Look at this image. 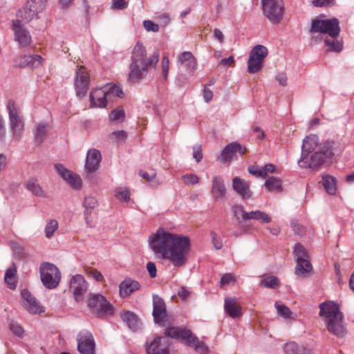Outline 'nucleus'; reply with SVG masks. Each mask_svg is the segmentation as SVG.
<instances>
[{
	"label": "nucleus",
	"mask_w": 354,
	"mask_h": 354,
	"mask_svg": "<svg viewBox=\"0 0 354 354\" xmlns=\"http://www.w3.org/2000/svg\"><path fill=\"white\" fill-rule=\"evenodd\" d=\"M149 246L156 254L169 260L174 266L181 267L186 263L190 241L186 236L160 229L150 237Z\"/></svg>",
	"instance_id": "nucleus-1"
},
{
	"label": "nucleus",
	"mask_w": 354,
	"mask_h": 354,
	"mask_svg": "<svg viewBox=\"0 0 354 354\" xmlns=\"http://www.w3.org/2000/svg\"><path fill=\"white\" fill-rule=\"evenodd\" d=\"M159 55L155 52L147 57V50L140 42H137L131 50V62L129 65L128 80L137 82L146 77L147 73L155 68Z\"/></svg>",
	"instance_id": "nucleus-2"
},
{
	"label": "nucleus",
	"mask_w": 354,
	"mask_h": 354,
	"mask_svg": "<svg viewBox=\"0 0 354 354\" xmlns=\"http://www.w3.org/2000/svg\"><path fill=\"white\" fill-rule=\"evenodd\" d=\"M339 21L336 18L329 19H315L312 21L310 32L328 34L324 44L328 47V51L340 53L343 50V41L337 38L340 32Z\"/></svg>",
	"instance_id": "nucleus-3"
},
{
	"label": "nucleus",
	"mask_w": 354,
	"mask_h": 354,
	"mask_svg": "<svg viewBox=\"0 0 354 354\" xmlns=\"http://www.w3.org/2000/svg\"><path fill=\"white\" fill-rule=\"evenodd\" d=\"M334 153L330 142L320 144L319 149L315 152L301 154L298 165L302 168H316L321 165L326 159L332 158Z\"/></svg>",
	"instance_id": "nucleus-4"
},
{
	"label": "nucleus",
	"mask_w": 354,
	"mask_h": 354,
	"mask_svg": "<svg viewBox=\"0 0 354 354\" xmlns=\"http://www.w3.org/2000/svg\"><path fill=\"white\" fill-rule=\"evenodd\" d=\"M122 95V90L119 86L108 84L91 92V106L104 108L106 106L108 102L112 101L115 97H121Z\"/></svg>",
	"instance_id": "nucleus-5"
},
{
	"label": "nucleus",
	"mask_w": 354,
	"mask_h": 354,
	"mask_svg": "<svg viewBox=\"0 0 354 354\" xmlns=\"http://www.w3.org/2000/svg\"><path fill=\"white\" fill-rule=\"evenodd\" d=\"M166 336L180 339L186 345L200 351H206L207 348L203 342L194 335L192 331L185 328L170 327L165 332Z\"/></svg>",
	"instance_id": "nucleus-6"
},
{
	"label": "nucleus",
	"mask_w": 354,
	"mask_h": 354,
	"mask_svg": "<svg viewBox=\"0 0 354 354\" xmlns=\"http://www.w3.org/2000/svg\"><path fill=\"white\" fill-rule=\"evenodd\" d=\"M39 274L42 283L48 289L55 288L61 281L60 270L49 262H44L40 265Z\"/></svg>",
	"instance_id": "nucleus-7"
},
{
	"label": "nucleus",
	"mask_w": 354,
	"mask_h": 354,
	"mask_svg": "<svg viewBox=\"0 0 354 354\" xmlns=\"http://www.w3.org/2000/svg\"><path fill=\"white\" fill-rule=\"evenodd\" d=\"M263 15L272 24H277L283 19V3L282 0H261Z\"/></svg>",
	"instance_id": "nucleus-8"
},
{
	"label": "nucleus",
	"mask_w": 354,
	"mask_h": 354,
	"mask_svg": "<svg viewBox=\"0 0 354 354\" xmlns=\"http://www.w3.org/2000/svg\"><path fill=\"white\" fill-rule=\"evenodd\" d=\"M294 253L297 260L295 274L299 277H304L313 269L308 252L301 244L297 243L294 248Z\"/></svg>",
	"instance_id": "nucleus-9"
},
{
	"label": "nucleus",
	"mask_w": 354,
	"mask_h": 354,
	"mask_svg": "<svg viewBox=\"0 0 354 354\" xmlns=\"http://www.w3.org/2000/svg\"><path fill=\"white\" fill-rule=\"evenodd\" d=\"M7 109L13 138L19 140L24 131V122L19 115L18 108L13 100L8 101Z\"/></svg>",
	"instance_id": "nucleus-10"
},
{
	"label": "nucleus",
	"mask_w": 354,
	"mask_h": 354,
	"mask_svg": "<svg viewBox=\"0 0 354 354\" xmlns=\"http://www.w3.org/2000/svg\"><path fill=\"white\" fill-rule=\"evenodd\" d=\"M69 288L76 301H82L88 290V283L82 274L73 275L69 281Z\"/></svg>",
	"instance_id": "nucleus-11"
},
{
	"label": "nucleus",
	"mask_w": 354,
	"mask_h": 354,
	"mask_svg": "<svg viewBox=\"0 0 354 354\" xmlns=\"http://www.w3.org/2000/svg\"><path fill=\"white\" fill-rule=\"evenodd\" d=\"M47 0H30L24 8L19 10L18 17L26 22L31 21L39 12L43 11Z\"/></svg>",
	"instance_id": "nucleus-12"
},
{
	"label": "nucleus",
	"mask_w": 354,
	"mask_h": 354,
	"mask_svg": "<svg viewBox=\"0 0 354 354\" xmlns=\"http://www.w3.org/2000/svg\"><path fill=\"white\" fill-rule=\"evenodd\" d=\"M88 85L89 77L87 71L83 66H80L75 72L74 80L76 96L78 98L82 99L85 96Z\"/></svg>",
	"instance_id": "nucleus-13"
},
{
	"label": "nucleus",
	"mask_w": 354,
	"mask_h": 354,
	"mask_svg": "<svg viewBox=\"0 0 354 354\" xmlns=\"http://www.w3.org/2000/svg\"><path fill=\"white\" fill-rule=\"evenodd\" d=\"M88 306L97 315H112V305L101 295H93L88 301Z\"/></svg>",
	"instance_id": "nucleus-14"
},
{
	"label": "nucleus",
	"mask_w": 354,
	"mask_h": 354,
	"mask_svg": "<svg viewBox=\"0 0 354 354\" xmlns=\"http://www.w3.org/2000/svg\"><path fill=\"white\" fill-rule=\"evenodd\" d=\"M77 349L81 354H94L95 344L89 331H81L77 335Z\"/></svg>",
	"instance_id": "nucleus-15"
},
{
	"label": "nucleus",
	"mask_w": 354,
	"mask_h": 354,
	"mask_svg": "<svg viewBox=\"0 0 354 354\" xmlns=\"http://www.w3.org/2000/svg\"><path fill=\"white\" fill-rule=\"evenodd\" d=\"M22 299V305L26 310L30 314H40L44 312V308L37 299L26 289H24L21 292Z\"/></svg>",
	"instance_id": "nucleus-16"
},
{
	"label": "nucleus",
	"mask_w": 354,
	"mask_h": 354,
	"mask_svg": "<svg viewBox=\"0 0 354 354\" xmlns=\"http://www.w3.org/2000/svg\"><path fill=\"white\" fill-rule=\"evenodd\" d=\"M12 30L15 35V39L21 46L26 47L31 42V37L28 31L19 19L12 21Z\"/></svg>",
	"instance_id": "nucleus-17"
},
{
	"label": "nucleus",
	"mask_w": 354,
	"mask_h": 354,
	"mask_svg": "<svg viewBox=\"0 0 354 354\" xmlns=\"http://www.w3.org/2000/svg\"><path fill=\"white\" fill-rule=\"evenodd\" d=\"M55 170L65 181L67 182L73 188L78 189L82 187L81 178L64 167L62 164L55 165Z\"/></svg>",
	"instance_id": "nucleus-18"
},
{
	"label": "nucleus",
	"mask_w": 354,
	"mask_h": 354,
	"mask_svg": "<svg viewBox=\"0 0 354 354\" xmlns=\"http://www.w3.org/2000/svg\"><path fill=\"white\" fill-rule=\"evenodd\" d=\"M343 315L324 322L329 333L338 337H343L346 334V330L343 322Z\"/></svg>",
	"instance_id": "nucleus-19"
},
{
	"label": "nucleus",
	"mask_w": 354,
	"mask_h": 354,
	"mask_svg": "<svg viewBox=\"0 0 354 354\" xmlns=\"http://www.w3.org/2000/svg\"><path fill=\"white\" fill-rule=\"evenodd\" d=\"M319 316L324 322L342 315L339 306L333 301H325L319 305Z\"/></svg>",
	"instance_id": "nucleus-20"
},
{
	"label": "nucleus",
	"mask_w": 354,
	"mask_h": 354,
	"mask_svg": "<svg viewBox=\"0 0 354 354\" xmlns=\"http://www.w3.org/2000/svg\"><path fill=\"white\" fill-rule=\"evenodd\" d=\"M153 316L156 323L165 324L166 317V306L163 300L158 295L153 296Z\"/></svg>",
	"instance_id": "nucleus-21"
},
{
	"label": "nucleus",
	"mask_w": 354,
	"mask_h": 354,
	"mask_svg": "<svg viewBox=\"0 0 354 354\" xmlns=\"http://www.w3.org/2000/svg\"><path fill=\"white\" fill-rule=\"evenodd\" d=\"M166 337H158L151 343L146 344V350L148 354H168L166 348L167 347Z\"/></svg>",
	"instance_id": "nucleus-22"
},
{
	"label": "nucleus",
	"mask_w": 354,
	"mask_h": 354,
	"mask_svg": "<svg viewBox=\"0 0 354 354\" xmlns=\"http://www.w3.org/2000/svg\"><path fill=\"white\" fill-rule=\"evenodd\" d=\"M232 188L243 200L252 196V192L250 189L249 183L239 177L232 179Z\"/></svg>",
	"instance_id": "nucleus-23"
},
{
	"label": "nucleus",
	"mask_w": 354,
	"mask_h": 354,
	"mask_svg": "<svg viewBox=\"0 0 354 354\" xmlns=\"http://www.w3.org/2000/svg\"><path fill=\"white\" fill-rule=\"evenodd\" d=\"M101 160L102 156L100 151L95 149H89L87 152L86 158V170L88 172H93L97 169Z\"/></svg>",
	"instance_id": "nucleus-24"
},
{
	"label": "nucleus",
	"mask_w": 354,
	"mask_h": 354,
	"mask_svg": "<svg viewBox=\"0 0 354 354\" xmlns=\"http://www.w3.org/2000/svg\"><path fill=\"white\" fill-rule=\"evenodd\" d=\"M212 193L215 200H224L226 198V188L220 176H214L212 180Z\"/></svg>",
	"instance_id": "nucleus-25"
},
{
	"label": "nucleus",
	"mask_w": 354,
	"mask_h": 354,
	"mask_svg": "<svg viewBox=\"0 0 354 354\" xmlns=\"http://www.w3.org/2000/svg\"><path fill=\"white\" fill-rule=\"evenodd\" d=\"M224 309L225 313L231 317L236 319L241 316V307L236 303V297L225 299Z\"/></svg>",
	"instance_id": "nucleus-26"
},
{
	"label": "nucleus",
	"mask_w": 354,
	"mask_h": 354,
	"mask_svg": "<svg viewBox=\"0 0 354 354\" xmlns=\"http://www.w3.org/2000/svg\"><path fill=\"white\" fill-rule=\"evenodd\" d=\"M43 64V58L39 55H25L20 57L19 66L30 68H38Z\"/></svg>",
	"instance_id": "nucleus-27"
},
{
	"label": "nucleus",
	"mask_w": 354,
	"mask_h": 354,
	"mask_svg": "<svg viewBox=\"0 0 354 354\" xmlns=\"http://www.w3.org/2000/svg\"><path fill=\"white\" fill-rule=\"evenodd\" d=\"M140 288V283L131 279H124L119 286L120 296L124 298Z\"/></svg>",
	"instance_id": "nucleus-28"
},
{
	"label": "nucleus",
	"mask_w": 354,
	"mask_h": 354,
	"mask_svg": "<svg viewBox=\"0 0 354 354\" xmlns=\"http://www.w3.org/2000/svg\"><path fill=\"white\" fill-rule=\"evenodd\" d=\"M319 138L317 135L314 134L306 136L303 140L301 154L315 152L319 149Z\"/></svg>",
	"instance_id": "nucleus-29"
},
{
	"label": "nucleus",
	"mask_w": 354,
	"mask_h": 354,
	"mask_svg": "<svg viewBox=\"0 0 354 354\" xmlns=\"http://www.w3.org/2000/svg\"><path fill=\"white\" fill-rule=\"evenodd\" d=\"M121 317L128 327L133 331L138 330L140 328V322L138 317L130 311H126L121 313Z\"/></svg>",
	"instance_id": "nucleus-30"
},
{
	"label": "nucleus",
	"mask_w": 354,
	"mask_h": 354,
	"mask_svg": "<svg viewBox=\"0 0 354 354\" xmlns=\"http://www.w3.org/2000/svg\"><path fill=\"white\" fill-rule=\"evenodd\" d=\"M178 62L184 64L187 70L193 72L196 68V59L191 52L185 51L182 53L178 57Z\"/></svg>",
	"instance_id": "nucleus-31"
},
{
	"label": "nucleus",
	"mask_w": 354,
	"mask_h": 354,
	"mask_svg": "<svg viewBox=\"0 0 354 354\" xmlns=\"http://www.w3.org/2000/svg\"><path fill=\"white\" fill-rule=\"evenodd\" d=\"M84 210V219L88 226H91L88 215L97 206L96 198L91 196H86L83 201Z\"/></svg>",
	"instance_id": "nucleus-32"
},
{
	"label": "nucleus",
	"mask_w": 354,
	"mask_h": 354,
	"mask_svg": "<svg viewBox=\"0 0 354 354\" xmlns=\"http://www.w3.org/2000/svg\"><path fill=\"white\" fill-rule=\"evenodd\" d=\"M247 217V221L254 220L263 224L269 223L272 221V218L268 214L259 209L248 212Z\"/></svg>",
	"instance_id": "nucleus-33"
},
{
	"label": "nucleus",
	"mask_w": 354,
	"mask_h": 354,
	"mask_svg": "<svg viewBox=\"0 0 354 354\" xmlns=\"http://www.w3.org/2000/svg\"><path fill=\"white\" fill-rule=\"evenodd\" d=\"M322 185L326 192L330 195H334L336 192L335 179L330 175H324L322 176Z\"/></svg>",
	"instance_id": "nucleus-34"
},
{
	"label": "nucleus",
	"mask_w": 354,
	"mask_h": 354,
	"mask_svg": "<svg viewBox=\"0 0 354 354\" xmlns=\"http://www.w3.org/2000/svg\"><path fill=\"white\" fill-rule=\"evenodd\" d=\"M234 142L229 143L223 149L221 153V160L223 162H230L236 153Z\"/></svg>",
	"instance_id": "nucleus-35"
},
{
	"label": "nucleus",
	"mask_w": 354,
	"mask_h": 354,
	"mask_svg": "<svg viewBox=\"0 0 354 354\" xmlns=\"http://www.w3.org/2000/svg\"><path fill=\"white\" fill-rule=\"evenodd\" d=\"M16 273V268H9L5 273V281L11 290H15L17 287Z\"/></svg>",
	"instance_id": "nucleus-36"
},
{
	"label": "nucleus",
	"mask_w": 354,
	"mask_h": 354,
	"mask_svg": "<svg viewBox=\"0 0 354 354\" xmlns=\"http://www.w3.org/2000/svg\"><path fill=\"white\" fill-rule=\"evenodd\" d=\"M268 55V49L262 45L255 46L251 50L250 56L263 62Z\"/></svg>",
	"instance_id": "nucleus-37"
},
{
	"label": "nucleus",
	"mask_w": 354,
	"mask_h": 354,
	"mask_svg": "<svg viewBox=\"0 0 354 354\" xmlns=\"http://www.w3.org/2000/svg\"><path fill=\"white\" fill-rule=\"evenodd\" d=\"M266 188L270 192H281V181L279 178L276 177L268 178L265 183Z\"/></svg>",
	"instance_id": "nucleus-38"
},
{
	"label": "nucleus",
	"mask_w": 354,
	"mask_h": 354,
	"mask_svg": "<svg viewBox=\"0 0 354 354\" xmlns=\"http://www.w3.org/2000/svg\"><path fill=\"white\" fill-rule=\"evenodd\" d=\"M48 129V124L47 122H42L37 124L35 131V140L37 142H41L46 135Z\"/></svg>",
	"instance_id": "nucleus-39"
},
{
	"label": "nucleus",
	"mask_w": 354,
	"mask_h": 354,
	"mask_svg": "<svg viewBox=\"0 0 354 354\" xmlns=\"http://www.w3.org/2000/svg\"><path fill=\"white\" fill-rule=\"evenodd\" d=\"M59 228V223L58 221L55 219H50L49 220L44 229V233L45 236L47 239H51L54 234L55 232L58 230Z\"/></svg>",
	"instance_id": "nucleus-40"
},
{
	"label": "nucleus",
	"mask_w": 354,
	"mask_h": 354,
	"mask_svg": "<svg viewBox=\"0 0 354 354\" xmlns=\"http://www.w3.org/2000/svg\"><path fill=\"white\" fill-rule=\"evenodd\" d=\"M27 189L30 191L33 194L37 196H44V193L35 179H30L27 183Z\"/></svg>",
	"instance_id": "nucleus-41"
},
{
	"label": "nucleus",
	"mask_w": 354,
	"mask_h": 354,
	"mask_svg": "<svg viewBox=\"0 0 354 354\" xmlns=\"http://www.w3.org/2000/svg\"><path fill=\"white\" fill-rule=\"evenodd\" d=\"M248 71L249 73H254L259 71L263 67V62L250 56L248 59Z\"/></svg>",
	"instance_id": "nucleus-42"
},
{
	"label": "nucleus",
	"mask_w": 354,
	"mask_h": 354,
	"mask_svg": "<svg viewBox=\"0 0 354 354\" xmlns=\"http://www.w3.org/2000/svg\"><path fill=\"white\" fill-rule=\"evenodd\" d=\"M232 211L240 225H241V221H239L240 218H241L243 221H247V214H248V212L245 211L243 205H234L232 207Z\"/></svg>",
	"instance_id": "nucleus-43"
},
{
	"label": "nucleus",
	"mask_w": 354,
	"mask_h": 354,
	"mask_svg": "<svg viewBox=\"0 0 354 354\" xmlns=\"http://www.w3.org/2000/svg\"><path fill=\"white\" fill-rule=\"evenodd\" d=\"M283 350L286 354H304V352L297 343L293 342L286 344Z\"/></svg>",
	"instance_id": "nucleus-44"
},
{
	"label": "nucleus",
	"mask_w": 354,
	"mask_h": 354,
	"mask_svg": "<svg viewBox=\"0 0 354 354\" xmlns=\"http://www.w3.org/2000/svg\"><path fill=\"white\" fill-rule=\"evenodd\" d=\"M261 285L267 288H274L279 286V281L277 277L271 275L263 278L261 281Z\"/></svg>",
	"instance_id": "nucleus-45"
},
{
	"label": "nucleus",
	"mask_w": 354,
	"mask_h": 354,
	"mask_svg": "<svg viewBox=\"0 0 354 354\" xmlns=\"http://www.w3.org/2000/svg\"><path fill=\"white\" fill-rule=\"evenodd\" d=\"M274 306L279 315L285 319L291 318L292 313L288 307L285 305H280L277 302L275 303Z\"/></svg>",
	"instance_id": "nucleus-46"
},
{
	"label": "nucleus",
	"mask_w": 354,
	"mask_h": 354,
	"mask_svg": "<svg viewBox=\"0 0 354 354\" xmlns=\"http://www.w3.org/2000/svg\"><path fill=\"white\" fill-rule=\"evenodd\" d=\"M127 133L124 130L113 131L109 135V138L113 142H122L126 139Z\"/></svg>",
	"instance_id": "nucleus-47"
},
{
	"label": "nucleus",
	"mask_w": 354,
	"mask_h": 354,
	"mask_svg": "<svg viewBox=\"0 0 354 354\" xmlns=\"http://www.w3.org/2000/svg\"><path fill=\"white\" fill-rule=\"evenodd\" d=\"M115 197L122 201H128L130 199V193L126 188H117L115 189Z\"/></svg>",
	"instance_id": "nucleus-48"
},
{
	"label": "nucleus",
	"mask_w": 354,
	"mask_h": 354,
	"mask_svg": "<svg viewBox=\"0 0 354 354\" xmlns=\"http://www.w3.org/2000/svg\"><path fill=\"white\" fill-rule=\"evenodd\" d=\"M139 174L142 178L147 180V181L150 183L152 185H156L158 184V183L156 180V174L154 171L149 173L142 170L139 172Z\"/></svg>",
	"instance_id": "nucleus-49"
},
{
	"label": "nucleus",
	"mask_w": 354,
	"mask_h": 354,
	"mask_svg": "<svg viewBox=\"0 0 354 354\" xmlns=\"http://www.w3.org/2000/svg\"><path fill=\"white\" fill-rule=\"evenodd\" d=\"M183 182L187 185H196L199 181V178L194 174H187L181 177Z\"/></svg>",
	"instance_id": "nucleus-50"
},
{
	"label": "nucleus",
	"mask_w": 354,
	"mask_h": 354,
	"mask_svg": "<svg viewBox=\"0 0 354 354\" xmlns=\"http://www.w3.org/2000/svg\"><path fill=\"white\" fill-rule=\"evenodd\" d=\"M125 116V112L122 108H118L111 111L110 118L113 121H122Z\"/></svg>",
	"instance_id": "nucleus-51"
},
{
	"label": "nucleus",
	"mask_w": 354,
	"mask_h": 354,
	"mask_svg": "<svg viewBox=\"0 0 354 354\" xmlns=\"http://www.w3.org/2000/svg\"><path fill=\"white\" fill-rule=\"evenodd\" d=\"M9 328L18 337H22L24 332L23 328L17 322L13 321L9 322Z\"/></svg>",
	"instance_id": "nucleus-52"
},
{
	"label": "nucleus",
	"mask_w": 354,
	"mask_h": 354,
	"mask_svg": "<svg viewBox=\"0 0 354 354\" xmlns=\"http://www.w3.org/2000/svg\"><path fill=\"white\" fill-rule=\"evenodd\" d=\"M212 243L214 245V247L216 250H220L223 247V241L219 235H218L215 232H210Z\"/></svg>",
	"instance_id": "nucleus-53"
},
{
	"label": "nucleus",
	"mask_w": 354,
	"mask_h": 354,
	"mask_svg": "<svg viewBox=\"0 0 354 354\" xmlns=\"http://www.w3.org/2000/svg\"><path fill=\"white\" fill-rule=\"evenodd\" d=\"M143 26L148 32H157L159 31V26L151 20H145Z\"/></svg>",
	"instance_id": "nucleus-54"
},
{
	"label": "nucleus",
	"mask_w": 354,
	"mask_h": 354,
	"mask_svg": "<svg viewBox=\"0 0 354 354\" xmlns=\"http://www.w3.org/2000/svg\"><path fill=\"white\" fill-rule=\"evenodd\" d=\"M250 174L257 177L266 178V173L263 171V169H259L257 166H251L248 168Z\"/></svg>",
	"instance_id": "nucleus-55"
},
{
	"label": "nucleus",
	"mask_w": 354,
	"mask_h": 354,
	"mask_svg": "<svg viewBox=\"0 0 354 354\" xmlns=\"http://www.w3.org/2000/svg\"><path fill=\"white\" fill-rule=\"evenodd\" d=\"M235 281L234 276L231 273H225L223 274L221 279L220 284L221 286H224L226 284H228L231 282H234Z\"/></svg>",
	"instance_id": "nucleus-56"
},
{
	"label": "nucleus",
	"mask_w": 354,
	"mask_h": 354,
	"mask_svg": "<svg viewBox=\"0 0 354 354\" xmlns=\"http://www.w3.org/2000/svg\"><path fill=\"white\" fill-rule=\"evenodd\" d=\"M193 157L197 162L202 160L203 153L201 145H194L193 147Z\"/></svg>",
	"instance_id": "nucleus-57"
},
{
	"label": "nucleus",
	"mask_w": 354,
	"mask_h": 354,
	"mask_svg": "<svg viewBox=\"0 0 354 354\" xmlns=\"http://www.w3.org/2000/svg\"><path fill=\"white\" fill-rule=\"evenodd\" d=\"M169 68V61L167 56H164L162 59V68L165 79H167Z\"/></svg>",
	"instance_id": "nucleus-58"
},
{
	"label": "nucleus",
	"mask_w": 354,
	"mask_h": 354,
	"mask_svg": "<svg viewBox=\"0 0 354 354\" xmlns=\"http://www.w3.org/2000/svg\"><path fill=\"white\" fill-rule=\"evenodd\" d=\"M147 269L151 278L156 277V266L153 262H148L147 263Z\"/></svg>",
	"instance_id": "nucleus-59"
},
{
	"label": "nucleus",
	"mask_w": 354,
	"mask_h": 354,
	"mask_svg": "<svg viewBox=\"0 0 354 354\" xmlns=\"http://www.w3.org/2000/svg\"><path fill=\"white\" fill-rule=\"evenodd\" d=\"M89 277L94 278L97 281H102L104 279L102 273L96 270H91L88 272Z\"/></svg>",
	"instance_id": "nucleus-60"
},
{
	"label": "nucleus",
	"mask_w": 354,
	"mask_h": 354,
	"mask_svg": "<svg viewBox=\"0 0 354 354\" xmlns=\"http://www.w3.org/2000/svg\"><path fill=\"white\" fill-rule=\"evenodd\" d=\"M113 8L118 10H122L127 7V3L124 0H113Z\"/></svg>",
	"instance_id": "nucleus-61"
},
{
	"label": "nucleus",
	"mask_w": 354,
	"mask_h": 354,
	"mask_svg": "<svg viewBox=\"0 0 354 354\" xmlns=\"http://www.w3.org/2000/svg\"><path fill=\"white\" fill-rule=\"evenodd\" d=\"M191 292L189 290H188L185 287H182L180 288V290L178 291V296L183 299V300H185L187 299L189 295H190Z\"/></svg>",
	"instance_id": "nucleus-62"
},
{
	"label": "nucleus",
	"mask_w": 354,
	"mask_h": 354,
	"mask_svg": "<svg viewBox=\"0 0 354 354\" xmlns=\"http://www.w3.org/2000/svg\"><path fill=\"white\" fill-rule=\"evenodd\" d=\"M214 38L218 40L220 43H223L224 41V35L222 31L218 28H214Z\"/></svg>",
	"instance_id": "nucleus-63"
},
{
	"label": "nucleus",
	"mask_w": 354,
	"mask_h": 354,
	"mask_svg": "<svg viewBox=\"0 0 354 354\" xmlns=\"http://www.w3.org/2000/svg\"><path fill=\"white\" fill-rule=\"evenodd\" d=\"M213 97V93L211 90L207 88H205L203 90V97L205 102H209L212 100Z\"/></svg>",
	"instance_id": "nucleus-64"
}]
</instances>
